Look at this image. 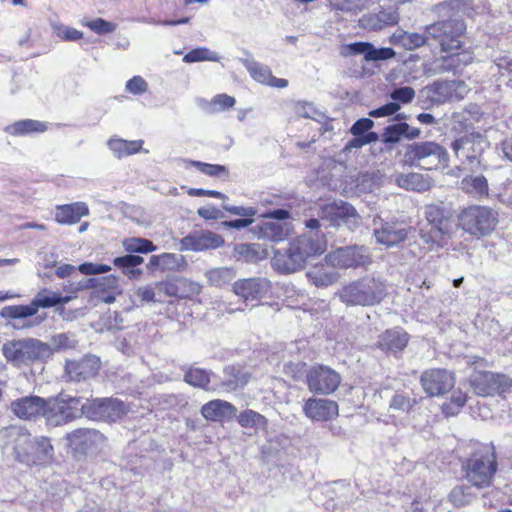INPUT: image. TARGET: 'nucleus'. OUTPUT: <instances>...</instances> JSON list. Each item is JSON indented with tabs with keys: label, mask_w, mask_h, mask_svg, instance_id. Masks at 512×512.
Returning <instances> with one entry per match:
<instances>
[{
	"label": "nucleus",
	"mask_w": 512,
	"mask_h": 512,
	"mask_svg": "<svg viewBox=\"0 0 512 512\" xmlns=\"http://www.w3.org/2000/svg\"><path fill=\"white\" fill-rule=\"evenodd\" d=\"M293 109H294V113L298 117L315 119L316 116L318 115V112L314 108V106L311 103H307V102L299 101L294 104Z\"/></svg>",
	"instance_id": "nucleus-58"
},
{
	"label": "nucleus",
	"mask_w": 512,
	"mask_h": 512,
	"mask_svg": "<svg viewBox=\"0 0 512 512\" xmlns=\"http://www.w3.org/2000/svg\"><path fill=\"white\" fill-rule=\"evenodd\" d=\"M45 407V399L29 395L11 402L10 410L19 419L34 420L42 416Z\"/></svg>",
	"instance_id": "nucleus-23"
},
{
	"label": "nucleus",
	"mask_w": 512,
	"mask_h": 512,
	"mask_svg": "<svg viewBox=\"0 0 512 512\" xmlns=\"http://www.w3.org/2000/svg\"><path fill=\"white\" fill-rule=\"evenodd\" d=\"M396 183L401 188L418 192H424L430 188L429 179L420 173L400 174L396 177Z\"/></svg>",
	"instance_id": "nucleus-38"
},
{
	"label": "nucleus",
	"mask_w": 512,
	"mask_h": 512,
	"mask_svg": "<svg viewBox=\"0 0 512 512\" xmlns=\"http://www.w3.org/2000/svg\"><path fill=\"white\" fill-rule=\"evenodd\" d=\"M204 275L210 286L222 288L237 277V271L234 267H214L206 270Z\"/></svg>",
	"instance_id": "nucleus-35"
},
{
	"label": "nucleus",
	"mask_w": 512,
	"mask_h": 512,
	"mask_svg": "<svg viewBox=\"0 0 512 512\" xmlns=\"http://www.w3.org/2000/svg\"><path fill=\"white\" fill-rule=\"evenodd\" d=\"M147 89V82L140 76H134L126 83V90L134 95L143 94Z\"/></svg>",
	"instance_id": "nucleus-59"
},
{
	"label": "nucleus",
	"mask_w": 512,
	"mask_h": 512,
	"mask_svg": "<svg viewBox=\"0 0 512 512\" xmlns=\"http://www.w3.org/2000/svg\"><path fill=\"white\" fill-rule=\"evenodd\" d=\"M306 383L311 392L329 395L339 387L341 376L328 366L318 365L308 371Z\"/></svg>",
	"instance_id": "nucleus-14"
},
{
	"label": "nucleus",
	"mask_w": 512,
	"mask_h": 512,
	"mask_svg": "<svg viewBox=\"0 0 512 512\" xmlns=\"http://www.w3.org/2000/svg\"><path fill=\"white\" fill-rule=\"evenodd\" d=\"M89 214V208L84 202H75L56 206L55 220L59 224L72 225L78 223L83 216Z\"/></svg>",
	"instance_id": "nucleus-28"
},
{
	"label": "nucleus",
	"mask_w": 512,
	"mask_h": 512,
	"mask_svg": "<svg viewBox=\"0 0 512 512\" xmlns=\"http://www.w3.org/2000/svg\"><path fill=\"white\" fill-rule=\"evenodd\" d=\"M71 296H62L58 291L49 289L40 290L29 305L5 306L0 311V316L5 319L27 318L35 315L39 308H50L64 305L70 302Z\"/></svg>",
	"instance_id": "nucleus-7"
},
{
	"label": "nucleus",
	"mask_w": 512,
	"mask_h": 512,
	"mask_svg": "<svg viewBox=\"0 0 512 512\" xmlns=\"http://www.w3.org/2000/svg\"><path fill=\"white\" fill-rule=\"evenodd\" d=\"M425 216L429 225L436 228L437 233H449L451 231L452 221L441 207L437 205L427 206Z\"/></svg>",
	"instance_id": "nucleus-34"
},
{
	"label": "nucleus",
	"mask_w": 512,
	"mask_h": 512,
	"mask_svg": "<svg viewBox=\"0 0 512 512\" xmlns=\"http://www.w3.org/2000/svg\"><path fill=\"white\" fill-rule=\"evenodd\" d=\"M69 446L80 454H93L104 444L105 437L95 429L80 428L67 435Z\"/></svg>",
	"instance_id": "nucleus-18"
},
{
	"label": "nucleus",
	"mask_w": 512,
	"mask_h": 512,
	"mask_svg": "<svg viewBox=\"0 0 512 512\" xmlns=\"http://www.w3.org/2000/svg\"><path fill=\"white\" fill-rule=\"evenodd\" d=\"M143 143V140L128 141L121 138H111L108 141V147L117 158H122L141 151Z\"/></svg>",
	"instance_id": "nucleus-37"
},
{
	"label": "nucleus",
	"mask_w": 512,
	"mask_h": 512,
	"mask_svg": "<svg viewBox=\"0 0 512 512\" xmlns=\"http://www.w3.org/2000/svg\"><path fill=\"white\" fill-rule=\"evenodd\" d=\"M144 261L143 257L138 255H125L121 257H116L113 260V264L124 272L125 270L131 268L132 266H138L142 264Z\"/></svg>",
	"instance_id": "nucleus-56"
},
{
	"label": "nucleus",
	"mask_w": 512,
	"mask_h": 512,
	"mask_svg": "<svg viewBox=\"0 0 512 512\" xmlns=\"http://www.w3.org/2000/svg\"><path fill=\"white\" fill-rule=\"evenodd\" d=\"M464 30L463 21L449 19L426 26L425 34L429 37V41H437L443 52H452L460 48L459 38Z\"/></svg>",
	"instance_id": "nucleus-9"
},
{
	"label": "nucleus",
	"mask_w": 512,
	"mask_h": 512,
	"mask_svg": "<svg viewBox=\"0 0 512 512\" xmlns=\"http://www.w3.org/2000/svg\"><path fill=\"white\" fill-rule=\"evenodd\" d=\"M185 382L188 384L199 387V388H206L207 385L210 382V377L207 371L200 369V368H190L185 376H184Z\"/></svg>",
	"instance_id": "nucleus-51"
},
{
	"label": "nucleus",
	"mask_w": 512,
	"mask_h": 512,
	"mask_svg": "<svg viewBox=\"0 0 512 512\" xmlns=\"http://www.w3.org/2000/svg\"><path fill=\"white\" fill-rule=\"evenodd\" d=\"M471 384L476 394L491 396L509 390L512 386V379L501 373L476 371L471 377Z\"/></svg>",
	"instance_id": "nucleus-13"
},
{
	"label": "nucleus",
	"mask_w": 512,
	"mask_h": 512,
	"mask_svg": "<svg viewBox=\"0 0 512 512\" xmlns=\"http://www.w3.org/2000/svg\"><path fill=\"white\" fill-rule=\"evenodd\" d=\"M378 15L384 27L395 25L399 20V13L395 7H388L387 9H383L378 13Z\"/></svg>",
	"instance_id": "nucleus-64"
},
{
	"label": "nucleus",
	"mask_w": 512,
	"mask_h": 512,
	"mask_svg": "<svg viewBox=\"0 0 512 512\" xmlns=\"http://www.w3.org/2000/svg\"><path fill=\"white\" fill-rule=\"evenodd\" d=\"M232 290L245 301L261 300L270 292L271 282L264 277L239 279L233 283Z\"/></svg>",
	"instance_id": "nucleus-19"
},
{
	"label": "nucleus",
	"mask_w": 512,
	"mask_h": 512,
	"mask_svg": "<svg viewBox=\"0 0 512 512\" xmlns=\"http://www.w3.org/2000/svg\"><path fill=\"white\" fill-rule=\"evenodd\" d=\"M496 468L494 455L488 449L479 450L467 462L466 478L473 486L485 488L491 484Z\"/></svg>",
	"instance_id": "nucleus-8"
},
{
	"label": "nucleus",
	"mask_w": 512,
	"mask_h": 512,
	"mask_svg": "<svg viewBox=\"0 0 512 512\" xmlns=\"http://www.w3.org/2000/svg\"><path fill=\"white\" fill-rule=\"evenodd\" d=\"M359 24L364 29H369V30H380V29L384 28V25H383L382 21L380 20L378 13L364 15L359 20Z\"/></svg>",
	"instance_id": "nucleus-62"
},
{
	"label": "nucleus",
	"mask_w": 512,
	"mask_h": 512,
	"mask_svg": "<svg viewBox=\"0 0 512 512\" xmlns=\"http://www.w3.org/2000/svg\"><path fill=\"white\" fill-rule=\"evenodd\" d=\"M338 2L335 4L337 9L346 12L358 13L362 11L365 6L367 0H337Z\"/></svg>",
	"instance_id": "nucleus-57"
},
{
	"label": "nucleus",
	"mask_w": 512,
	"mask_h": 512,
	"mask_svg": "<svg viewBox=\"0 0 512 512\" xmlns=\"http://www.w3.org/2000/svg\"><path fill=\"white\" fill-rule=\"evenodd\" d=\"M468 92V86L459 80L436 81L425 88L426 96L437 103L463 99Z\"/></svg>",
	"instance_id": "nucleus-17"
},
{
	"label": "nucleus",
	"mask_w": 512,
	"mask_h": 512,
	"mask_svg": "<svg viewBox=\"0 0 512 512\" xmlns=\"http://www.w3.org/2000/svg\"><path fill=\"white\" fill-rule=\"evenodd\" d=\"M376 241L387 247H393L403 242L407 236V229L397 223H384L380 227L374 228Z\"/></svg>",
	"instance_id": "nucleus-26"
},
{
	"label": "nucleus",
	"mask_w": 512,
	"mask_h": 512,
	"mask_svg": "<svg viewBox=\"0 0 512 512\" xmlns=\"http://www.w3.org/2000/svg\"><path fill=\"white\" fill-rule=\"evenodd\" d=\"M472 62V56L468 52L451 53L435 61L434 73L458 72L462 67Z\"/></svg>",
	"instance_id": "nucleus-31"
},
{
	"label": "nucleus",
	"mask_w": 512,
	"mask_h": 512,
	"mask_svg": "<svg viewBox=\"0 0 512 512\" xmlns=\"http://www.w3.org/2000/svg\"><path fill=\"white\" fill-rule=\"evenodd\" d=\"M400 109V105L396 102L387 103L377 109L369 112L370 117L379 118L395 114Z\"/></svg>",
	"instance_id": "nucleus-63"
},
{
	"label": "nucleus",
	"mask_w": 512,
	"mask_h": 512,
	"mask_svg": "<svg viewBox=\"0 0 512 512\" xmlns=\"http://www.w3.org/2000/svg\"><path fill=\"white\" fill-rule=\"evenodd\" d=\"M321 217L336 226H340L342 223L358 224L356 210L352 205L343 201H334L324 205L321 209Z\"/></svg>",
	"instance_id": "nucleus-22"
},
{
	"label": "nucleus",
	"mask_w": 512,
	"mask_h": 512,
	"mask_svg": "<svg viewBox=\"0 0 512 512\" xmlns=\"http://www.w3.org/2000/svg\"><path fill=\"white\" fill-rule=\"evenodd\" d=\"M420 129L411 128L407 123H394L387 126L382 134L384 143H398L403 137L412 140L420 136Z\"/></svg>",
	"instance_id": "nucleus-32"
},
{
	"label": "nucleus",
	"mask_w": 512,
	"mask_h": 512,
	"mask_svg": "<svg viewBox=\"0 0 512 512\" xmlns=\"http://www.w3.org/2000/svg\"><path fill=\"white\" fill-rule=\"evenodd\" d=\"M401 44L407 50H413L425 44L430 45L429 37L425 32L423 34L405 32L401 36Z\"/></svg>",
	"instance_id": "nucleus-52"
},
{
	"label": "nucleus",
	"mask_w": 512,
	"mask_h": 512,
	"mask_svg": "<svg viewBox=\"0 0 512 512\" xmlns=\"http://www.w3.org/2000/svg\"><path fill=\"white\" fill-rule=\"evenodd\" d=\"M235 102L236 100L232 96L227 94H218L208 103L206 110L211 114L223 112L232 108L235 105Z\"/></svg>",
	"instance_id": "nucleus-49"
},
{
	"label": "nucleus",
	"mask_w": 512,
	"mask_h": 512,
	"mask_svg": "<svg viewBox=\"0 0 512 512\" xmlns=\"http://www.w3.org/2000/svg\"><path fill=\"white\" fill-rule=\"evenodd\" d=\"M51 27L53 33L62 41H77L83 37L81 31L60 22H52Z\"/></svg>",
	"instance_id": "nucleus-48"
},
{
	"label": "nucleus",
	"mask_w": 512,
	"mask_h": 512,
	"mask_svg": "<svg viewBox=\"0 0 512 512\" xmlns=\"http://www.w3.org/2000/svg\"><path fill=\"white\" fill-rule=\"evenodd\" d=\"M292 231V227L287 222H265L253 228V232L259 239L272 242L283 241Z\"/></svg>",
	"instance_id": "nucleus-27"
},
{
	"label": "nucleus",
	"mask_w": 512,
	"mask_h": 512,
	"mask_svg": "<svg viewBox=\"0 0 512 512\" xmlns=\"http://www.w3.org/2000/svg\"><path fill=\"white\" fill-rule=\"evenodd\" d=\"M409 335L402 328L388 329L379 336L378 346L382 350L398 352L408 344Z\"/></svg>",
	"instance_id": "nucleus-30"
},
{
	"label": "nucleus",
	"mask_w": 512,
	"mask_h": 512,
	"mask_svg": "<svg viewBox=\"0 0 512 512\" xmlns=\"http://www.w3.org/2000/svg\"><path fill=\"white\" fill-rule=\"evenodd\" d=\"M307 277L315 286L327 287L338 280L339 274L323 265H320L311 268L307 272Z\"/></svg>",
	"instance_id": "nucleus-39"
},
{
	"label": "nucleus",
	"mask_w": 512,
	"mask_h": 512,
	"mask_svg": "<svg viewBox=\"0 0 512 512\" xmlns=\"http://www.w3.org/2000/svg\"><path fill=\"white\" fill-rule=\"evenodd\" d=\"M303 412L313 421H330L338 416L339 407L329 399L309 398L303 406Z\"/></svg>",
	"instance_id": "nucleus-21"
},
{
	"label": "nucleus",
	"mask_w": 512,
	"mask_h": 512,
	"mask_svg": "<svg viewBox=\"0 0 512 512\" xmlns=\"http://www.w3.org/2000/svg\"><path fill=\"white\" fill-rule=\"evenodd\" d=\"M387 293V283L382 278L366 275L344 285L338 296L346 306L370 307L380 304Z\"/></svg>",
	"instance_id": "nucleus-2"
},
{
	"label": "nucleus",
	"mask_w": 512,
	"mask_h": 512,
	"mask_svg": "<svg viewBox=\"0 0 512 512\" xmlns=\"http://www.w3.org/2000/svg\"><path fill=\"white\" fill-rule=\"evenodd\" d=\"M326 250V242L317 234H304L291 241L287 248L276 250L272 258V266L281 273H293L302 269L306 261L322 254Z\"/></svg>",
	"instance_id": "nucleus-1"
},
{
	"label": "nucleus",
	"mask_w": 512,
	"mask_h": 512,
	"mask_svg": "<svg viewBox=\"0 0 512 512\" xmlns=\"http://www.w3.org/2000/svg\"><path fill=\"white\" fill-rule=\"evenodd\" d=\"M187 164L196 167L203 174L211 177L228 176L229 170L224 165L209 164L200 161H186Z\"/></svg>",
	"instance_id": "nucleus-50"
},
{
	"label": "nucleus",
	"mask_w": 512,
	"mask_h": 512,
	"mask_svg": "<svg viewBox=\"0 0 512 512\" xmlns=\"http://www.w3.org/2000/svg\"><path fill=\"white\" fill-rule=\"evenodd\" d=\"M100 368V360L94 355L85 356L79 361H69L66 371L72 380L81 381L94 376Z\"/></svg>",
	"instance_id": "nucleus-25"
},
{
	"label": "nucleus",
	"mask_w": 512,
	"mask_h": 512,
	"mask_svg": "<svg viewBox=\"0 0 512 512\" xmlns=\"http://www.w3.org/2000/svg\"><path fill=\"white\" fill-rule=\"evenodd\" d=\"M498 223V214L491 208L473 205L459 215L460 227L470 235L480 238L490 235Z\"/></svg>",
	"instance_id": "nucleus-5"
},
{
	"label": "nucleus",
	"mask_w": 512,
	"mask_h": 512,
	"mask_svg": "<svg viewBox=\"0 0 512 512\" xmlns=\"http://www.w3.org/2000/svg\"><path fill=\"white\" fill-rule=\"evenodd\" d=\"M134 303L138 302L140 305L151 302H162L161 298L157 297L155 284H146L139 286L133 293Z\"/></svg>",
	"instance_id": "nucleus-46"
},
{
	"label": "nucleus",
	"mask_w": 512,
	"mask_h": 512,
	"mask_svg": "<svg viewBox=\"0 0 512 512\" xmlns=\"http://www.w3.org/2000/svg\"><path fill=\"white\" fill-rule=\"evenodd\" d=\"M7 436L13 438L14 453L18 461L25 464L45 463L52 459L53 446L46 437H33L21 427H10Z\"/></svg>",
	"instance_id": "nucleus-3"
},
{
	"label": "nucleus",
	"mask_w": 512,
	"mask_h": 512,
	"mask_svg": "<svg viewBox=\"0 0 512 512\" xmlns=\"http://www.w3.org/2000/svg\"><path fill=\"white\" fill-rule=\"evenodd\" d=\"M461 189L474 197H483L488 195V182L482 176H466L461 181Z\"/></svg>",
	"instance_id": "nucleus-40"
},
{
	"label": "nucleus",
	"mask_w": 512,
	"mask_h": 512,
	"mask_svg": "<svg viewBox=\"0 0 512 512\" xmlns=\"http://www.w3.org/2000/svg\"><path fill=\"white\" fill-rule=\"evenodd\" d=\"M364 54L366 61L388 60L395 56L392 48H374L372 44L367 42H355L347 45L342 51V55H359Z\"/></svg>",
	"instance_id": "nucleus-24"
},
{
	"label": "nucleus",
	"mask_w": 512,
	"mask_h": 512,
	"mask_svg": "<svg viewBox=\"0 0 512 512\" xmlns=\"http://www.w3.org/2000/svg\"><path fill=\"white\" fill-rule=\"evenodd\" d=\"M237 409L231 403L216 399L204 404L201 408V414L206 420L223 421L236 416Z\"/></svg>",
	"instance_id": "nucleus-29"
},
{
	"label": "nucleus",
	"mask_w": 512,
	"mask_h": 512,
	"mask_svg": "<svg viewBox=\"0 0 512 512\" xmlns=\"http://www.w3.org/2000/svg\"><path fill=\"white\" fill-rule=\"evenodd\" d=\"M185 261L182 256L173 253H162L150 257L147 268L155 271H179Z\"/></svg>",
	"instance_id": "nucleus-33"
},
{
	"label": "nucleus",
	"mask_w": 512,
	"mask_h": 512,
	"mask_svg": "<svg viewBox=\"0 0 512 512\" xmlns=\"http://www.w3.org/2000/svg\"><path fill=\"white\" fill-rule=\"evenodd\" d=\"M415 97V91L413 88L405 86L395 89L391 93V98L395 101H400L404 104L410 103Z\"/></svg>",
	"instance_id": "nucleus-61"
},
{
	"label": "nucleus",
	"mask_w": 512,
	"mask_h": 512,
	"mask_svg": "<svg viewBox=\"0 0 512 512\" xmlns=\"http://www.w3.org/2000/svg\"><path fill=\"white\" fill-rule=\"evenodd\" d=\"M405 157L411 164L425 170L438 169L448 164V152L437 142L423 141L410 144Z\"/></svg>",
	"instance_id": "nucleus-6"
},
{
	"label": "nucleus",
	"mask_w": 512,
	"mask_h": 512,
	"mask_svg": "<svg viewBox=\"0 0 512 512\" xmlns=\"http://www.w3.org/2000/svg\"><path fill=\"white\" fill-rule=\"evenodd\" d=\"M122 246L125 251L130 253H149L156 250V246L148 239L144 238H125L122 241Z\"/></svg>",
	"instance_id": "nucleus-41"
},
{
	"label": "nucleus",
	"mask_w": 512,
	"mask_h": 512,
	"mask_svg": "<svg viewBox=\"0 0 512 512\" xmlns=\"http://www.w3.org/2000/svg\"><path fill=\"white\" fill-rule=\"evenodd\" d=\"M445 233H437L436 228L431 227L429 231L421 229L420 237L425 244L428 245V249L432 250L435 246L439 247L440 236Z\"/></svg>",
	"instance_id": "nucleus-60"
},
{
	"label": "nucleus",
	"mask_w": 512,
	"mask_h": 512,
	"mask_svg": "<svg viewBox=\"0 0 512 512\" xmlns=\"http://www.w3.org/2000/svg\"><path fill=\"white\" fill-rule=\"evenodd\" d=\"M3 354L7 361L15 366L28 365L35 361H44L51 355L48 344L38 339L25 338L3 344Z\"/></svg>",
	"instance_id": "nucleus-4"
},
{
	"label": "nucleus",
	"mask_w": 512,
	"mask_h": 512,
	"mask_svg": "<svg viewBox=\"0 0 512 512\" xmlns=\"http://www.w3.org/2000/svg\"><path fill=\"white\" fill-rule=\"evenodd\" d=\"M126 413L124 403L114 398L82 400V414L91 420L116 421Z\"/></svg>",
	"instance_id": "nucleus-12"
},
{
	"label": "nucleus",
	"mask_w": 512,
	"mask_h": 512,
	"mask_svg": "<svg viewBox=\"0 0 512 512\" xmlns=\"http://www.w3.org/2000/svg\"><path fill=\"white\" fill-rule=\"evenodd\" d=\"M415 403V399L401 393H396L390 401L389 408L396 411L409 412Z\"/></svg>",
	"instance_id": "nucleus-54"
},
{
	"label": "nucleus",
	"mask_w": 512,
	"mask_h": 512,
	"mask_svg": "<svg viewBox=\"0 0 512 512\" xmlns=\"http://www.w3.org/2000/svg\"><path fill=\"white\" fill-rule=\"evenodd\" d=\"M466 395L461 391H455L449 402L444 403L442 409L447 415H455L466 403Z\"/></svg>",
	"instance_id": "nucleus-53"
},
{
	"label": "nucleus",
	"mask_w": 512,
	"mask_h": 512,
	"mask_svg": "<svg viewBox=\"0 0 512 512\" xmlns=\"http://www.w3.org/2000/svg\"><path fill=\"white\" fill-rule=\"evenodd\" d=\"M46 130V123L33 119L19 120L4 128V131L7 134L13 136H24L31 133H43Z\"/></svg>",
	"instance_id": "nucleus-36"
},
{
	"label": "nucleus",
	"mask_w": 512,
	"mask_h": 512,
	"mask_svg": "<svg viewBox=\"0 0 512 512\" xmlns=\"http://www.w3.org/2000/svg\"><path fill=\"white\" fill-rule=\"evenodd\" d=\"M238 423L244 428H263L267 427V419L260 413L253 410H245L237 417Z\"/></svg>",
	"instance_id": "nucleus-42"
},
{
	"label": "nucleus",
	"mask_w": 512,
	"mask_h": 512,
	"mask_svg": "<svg viewBox=\"0 0 512 512\" xmlns=\"http://www.w3.org/2000/svg\"><path fill=\"white\" fill-rule=\"evenodd\" d=\"M157 297L188 298V294L180 292V284L172 280H163L155 283Z\"/></svg>",
	"instance_id": "nucleus-44"
},
{
	"label": "nucleus",
	"mask_w": 512,
	"mask_h": 512,
	"mask_svg": "<svg viewBox=\"0 0 512 512\" xmlns=\"http://www.w3.org/2000/svg\"><path fill=\"white\" fill-rule=\"evenodd\" d=\"M81 415L82 399L75 397L45 400V407L42 413L47 423L53 426L65 424Z\"/></svg>",
	"instance_id": "nucleus-11"
},
{
	"label": "nucleus",
	"mask_w": 512,
	"mask_h": 512,
	"mask_svg": "<svg viewBox=\"0 0 512 512\" xmlns=\"http://www.w3.org/2000/svg\"><path fill=\"white\" fill-rule=\"evenodd\" d=\"M327 262L338 268H355L371 263L368 249L361 246L341 247L326 256Z\"/></svg>",
	"instance_id": "nucleus-16"
},
{
	"label": "nucleus",
	"mask_w": 512,
	"mask_h": 512,
	"mask_svg": "<svg viewBox=\"0 0 512 512\" xmlns=\"http://www.w3.org/2000/svg\"><path fill=\"white\" fill-rule=\"evenodd\" d=\"M244 65L253 79L260 83L269 85L272 80V72L268 67L260 65L255 61L249 60H245Z\"/></svg>",
	"instance_id": "nucleus-45"
},
{
	"label": "nucleus",
	"mask_w": 512,
	"mask_h": 512,
	"mask_svg": "<svg viewBox=\"0 0 512 512\" xmlns=\"http://www.w3.org/2000/svg\"><path fill=\"white\" fill-rule=\"evenodd\" d=\"M487 146L488 142L480 134L465 135L452 143V149L463 169L471 171L480 165L479 157Z\"/></svg>",
	"instance_id": "nucleus-10"
},
{
	"label": "nucleus",
	"mask_w": 512,
	"mask_h": 512,
	"mask_svg": "<svg viewBox=\"0 0 512 512\" xmlns=\"http://www.w3.org/2000/svg\"><path fill=\"white\" fill-rule=\"evenodd\" d=\"M219 60L220 56L216 52H212L206 47L193 49L183 57V61L185 63H194L200 61L218 62Z\"/></svg>",
	"instance_id": "nucleus-47"
},
{
	"label": "nucleus",
	"mask_w": 512,
	"mask_h": 512,
	"mask_svg": "<svg viewBox=\"0 0 512 512\" xmlns=\"http://www.w3.org/2000/svg\"><path fill=\"white\" fill-rule=\"evenodd\" d=\"M81 25L89 28L92 32L98 35H106L115 32L117 25L113 22L107 21L103 18L88 19L84 18Z\"/></svg>",
	"instance_id": "nucleus-43"
},
{
	"label": "nucleus",
	"mask_w": 512,
	"mask_h": 512,
	"mask_svg": "<svg viewBox=\"0 0 512 512\" xmlns=\"http://www.w3.org/2000/svg\"><path fill=\"white\" fill-rule=\"evenodd\" d=\"M237 373L234 375L233 379L226 380L223 385L227 388V390H235L239 387H243L248 383L249 376L247 373L241 372L239 369H235L234 367H230L226 369V372H234Z\"/></svg>",
	"instance_id": "nucleus-55"
},
{
	"label": "nucleus",
	"mask_w": 512,
	"mask_h": 512,
	"mask_svg": "<svg viewBox=\"0 0 512 512\" xmlns=\"http://www.w3.org/2000/svg\"><path fill=\"white\" fill-rule=\"evenodd\" d=\"M424 392L430 397L442 396L451 391L455 385L453 373L442 368L425 370L420 377Z\"/></svg>",
	"instance_id": "nucleus-15"
},
{
	"label": "nucleus",
	"mask_w": 512,
	"mask_h": 512,
	"mask_svg": "<svg viewBox=\"0 0 512 512\" xmlns=\"http://www.w3.org/2000/svg\"><path fill=\"white\" fill-rule=\"evenodd\" d=\"M223 245V237L209 230L194 231L180 240L181 250L196 252L217 249Z\"/></svg>",
	"instance_id": "nucleus-20"
}]
</instances>
